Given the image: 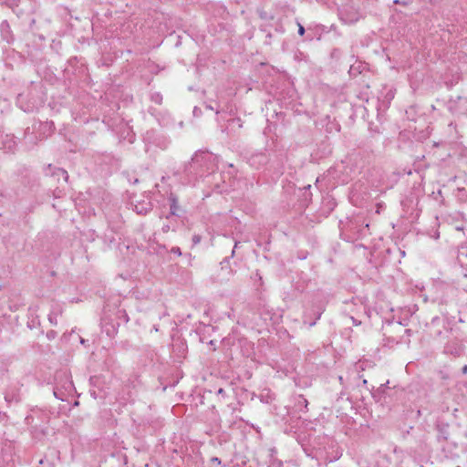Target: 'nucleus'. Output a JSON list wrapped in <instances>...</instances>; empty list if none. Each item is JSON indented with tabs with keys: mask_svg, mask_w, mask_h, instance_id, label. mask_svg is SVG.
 Wrapping results in <instances>:
<instances>
[{
	"mask_svg": "<svg viewBox=\"0 0 467 467\" xmlns=\"http://www.w3.org/2000/svg\"><path fill=\"white\" fill-rule=\"evenodd\" d=\"M298 33L299 35L303 36L304 33H305V28L303 26L299 25V27H298Z\"/></svg>",
	"mask_w": 467,
	"mask_h": 467,
	"instance_id": "6",
	"label": "nucleus"
},
{
	"mask_svg": "<svg viewBox=\"0 0 467 467\" xmlns=\"http://www.w3.org/2000/svg\"><path fill=\"white\" fill-rule=\"evenodd\" d=\"M212 461L214 462L221 463V461L217 457L213 458Z\"/></svg>",
	"mask_w": 467,
	"mask_h": 467,
	"instance_id": "10",
	"label": "nucleus"
},
{
	"mask_svg": "<svg viewBox=\"0 0 467 467\" xmlns=\"http://www.w3.org/2000/svg\"><path fill=\"white\" fill-rule=\"evenodd\" d=\"M192 241L194 244H199L201 241V237L199 235H194Z\"/></svg>",
	"mask_w": 467,
	"mask_h": 467,
	"instance_id": "5",
	"label": "nucleus"
},
{
	"mask_svg": "<svg viewBox=\"0 0 467 467\" xmlns=\"http://www.w3.org/2000/svg\"><path fill=\"white\" fill-rule=\"evenodd\" d=\"M62 173L64 174L65 179L67 180L68 177L67 172L66 171H62Z\"/></svg>",
	"mask_w": 467,
	"mask_h": 467,
	"instance_id": "11",
	"label": "nucleus"
},
{
	"mask_svg": "<svg viewBox=\"0 0 467 467\" xmlns=\"http://www.w3.org/2000/svg\"><path fill=\"white\" fill-rule=\"evenodd\" d=\"M206 156H207V154L205 152L195 153V155L192 158V161L194 163H198L202 160H203Z\"/></svg>",
	"mask_w": 467,
	"mask_h": 467,
	"instance_id": "1",
	"label": "nucleus"
},
{
	"mask_svg": "<svg viewBox=\"0 0 467 467\" xmlns=\"http://www.w3.org/2000/svg\"><path fill=\"white\" fill-rule=\"evenodd\" d=\"M175 211H176V205H175V203H173V204L171 206V214H175Z\"/></svg>",
	"mask_w": 467,
	"mask_h": 467,
	"instance_id": "7",
	"label": "nucleus"
},
{
	"mask_svg": "<svg viewBox=\"0 0 467 467\" xmlns=\"http://www.w3.org/2000/svg\"><path fill=\"white\" fill-rule=\"evenodd\" d=\"M206 108H207V109H211V110H213V106H211V105H207V106H206Z\"/></svg>",
	"mask_w": 467,
	"mask_h": 467,
	"instance_id": "13",
	"label": "nucleus"
},
{
	"mask_svg": "<svg viewBox=\"0 0 467 467\" xmlns=\"http://www.w3.org/2000/svg\"><path fill=\"white\" fill-rule=\"evenodd\" d=\"M171 252H172L173 254H178V255H181V254H182V253H181V250H180V248H179V247H173V248L171 249Z\"/></svg>",
	"mask_w": 467,
	"mask_h": 467,
	"instance_id": "3",
	"label": "nucleus"
},
{
	"mask_svg": "<svg viewBox=\"0 0 467 467\" xmlns=\"http://www.w3.org/2000/svg\"><path fill=\"white\" fill-rule=\"evenodd\" d=\"M170 231V225L169 224H163L162 225V232L168 233Z\"/></svg>",
	"mask_w": 467,
	"mask_h": 467,
	"instance_id": "4",
	"label": "nucleus"
},
{
	"mask_svg": "<svg viewBox=\"0 0 467 467\" xmlns=\"http://www.w3.org/2000/svg\"><path fill=\"white\" fill-rule=\"evenodd\" d=\"M136 210L138 213H147V209L141 208L140 210H139L138 206H136Z\"/></svg>",
	"mask_w": 467,
	"mask_h": 467,
	"instance_id": "8",
	"label": "nucleus"
},
{
	"mask_svg": "<svg viewBox=\"0 0 467 467\" xmlns=\"http://www.w3.org/2000/svg\"><path fill=\"white\" fill-rule=\"evenodd\" d=\"M48 320H49V322H50L52 325H54V326H56V325L57 324V317H56V316H54L53 314H50V315L48 316Z\"/></svg>",
	"mask_w": 467,
	"mask_h": 467,
	"instance_id": "2",
	"label": "nucleus"
},
{
	"mask_svg": "<svg viewBox=\"0 0 467 467\" xmlns=\"http://www.w3.org/2000/svg\"><path fill=\"white\" fill-rule=\"evenodd\" d=\"M457 467H460V466H457Z\"/></svg>",
	"mask_w": 467,
	"mask_h": 467,
	"instance_id": "16",
	"label": "nucleus"
},
{
	"mask_svg": "<svg viewBox=\"0 0 467 467\" xmlns=\"http://www.w3.org/2000/svg\"><path fill=\"white\" fill-rule=\"evenodd\" d=\"M237 245H238V243L236 242V243L234 244V248H236V247H237Z\"/></svg>",
	"mask_w": 467,
	"mask_h": 467,
	"instance_id": "15",
	"label": "nucleus"
},
{
	"mask_svg": "<svg viewBox=\"0 0 467 467\" xmlns=\"http://www.w3.org/2000/svg\"><path fill=\"white\" fill-rule=\"evenodd\" d=\"M351 319L355 326H358L360 324V322H358L354 317H351Z\"/></svg>",
	"mask_w": 467,
	"mask_h": 467,
	"instance_id": "9",
	"label": "nucleus"
},
{
	"mask_svg": "<svg viewBox=\"0 0 467 467\" xmlns=\"http://www.w3.org/2000/svg\"><path fill=\"white\" fill-rule=\"evenodd\" d=\"M223 389H220L218 390V393H220V394H223Z\"/></svg>",
	"mask_w": 467,
	"mask_h": 467,
	"instance_id": "14",
	"label": "nucleus"
},
{
	"mask_svg": "<svg viewBox=\"0 0 467 467\" xmlns=\"http://www.w3.org/2000/svg\"><path fill=\"white\" fill-rule=\"evenodd\" d=\"M462 372L464 374L467 373V365L462 368Z\"/></svg>",
	"mask_w": 467,
	"mask_h": 467,
	"instance_id": "12",
	"label": "nucleus"
}]
</instances>
